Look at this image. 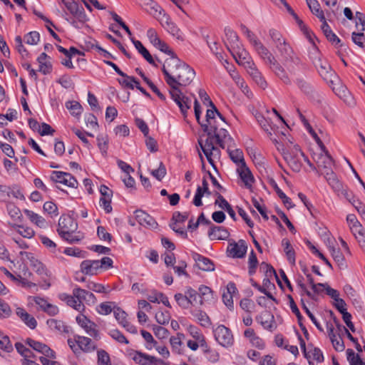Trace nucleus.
<instances>
[{"label":"nucleus","mask_w":365,"mask_h":365,"mask_svg":"<svg viewBox=\"0 0 365 365\" xmlns=\"http://www.w3.org/2000/svg\"><path fill=\"white\" fill-rule=\"evenodd\" d=\"M242 32L246 36L250 44L253 46L255 51L269 66V69L274 75L284 85L292 86V80L284 67L280 64L275 58L269 50L262 43L257 36L251 31L245 25L240 26Z\"/></svg>","instance_id":"1"},{"label":"nucleus","mask_w":365,"mask_h":365,"mask_svg":"<svg viewBox=\"0 0 365 365\" xmlns=\"http://www.w3.org/2000/svg\"><path fill=\"white\" fill-rule=\"evenodd\" d=\"M162 71L169 87L186 86L192 81L195 76L194 69L182 61L178 56L167 58L163 66Z\"/></svg>","instance_id":"2"},{"label":"nucleus","mask_w":365,"mask_h":365,"mask_svg":"<svg viewBox=\"0 0 365 365\" xmlns=\"http://www.w3.org/2000/svg\"><path fill=\"white\" fill-rule=\"evenodd\" d=\"M268 33L272 44L282 58L284 64L287 65L288 70L291 73H294L295 67L304 66L301 58L295 53L279 31L270 29Z\"/></svg>","instance_id":"3"},{"label":"nucleus","mask_w":365,"mask_h":365,"mask_svg":"<svg viewBox=\"0 0 365 365\" xmlns=\"http://www.w3.org/2000/svg\"><path fill=\"white\" fill-rule=\"evenodd\" d=\"M78 225L74 219L68 215H62L58 220L57 232L59 236L71 244L80 242L83 236L74 235Z\"/></svg>","instance_id":"4"},{"label":"nucleus","mask_w":365,"mask_h":365,"mask_svg":"<svg viewBox=\"0 0 365 365\" xmlns=\"http://www.w3.org/2000/svg\"><path fill=\"white\" fill-rule=\"evenodd\" d=\"M174 298L178 306L182 309H189L191 306L203 304L201 296L191 287H187L184 294L176 293Z\"/></svg>","instance_id":"5"},{"label":"nucleus","mask_w":365,"mask_h":365,"mask_svg":"<svg viewBox=\"0 0 365 365\" xmlns=\"http://www.w3.org/2000/svg\"><path fill=\"white\" fill-rule=\"evenodd\" d=\"M282 153L283 158L294 172L298 173L301 170L302 166L301 157H304V154L298 145L283 149Z\"/></svg>","instance_id":"6"},{"label":"nucleus","mask_w":365,"mask_h":365,"mask_svg":"<svg viewBox=\"0 0 365 365\" xmlns=\"http://www.w3.org/2000/svg\"><path fill=\"white\" fill-rule=\"evenodd\" d=\"M201 127L204 132L207 133V137L205 141L202 139L198 140L199 145L200 146L203 153L205 152L213 153V151L218 150V148L214 145V139H215L212 131H216L217 128V120H214L212 124L206 122L201 124Z\"/></svg>","instance_id":"7"},{"label":"nucleus","mask_w":365,"mask_h":365,"mask_svg":"<svg viewBox=\"0 0 365 365\" xmlns=\"http://www.w3.org/2000/svg\"><path fill=\"white\" fill-rule=\"evenodd\" d=\"M62 3L73 17L72 19H66V20L74 27H78L77 21L81 23H84L87 21L85 10L78 3L74 0H62Z\"/></svg>","instance_id":"8"},{"label":"nucleus","mask_w":365,"mask_h":365,"mask_svg":"<svg viewBox=\"0 0 365 365\" xmlns=\"http://www.w3.org/2000/svg\"><path fill=\"white\" fill-rule=\"evenodd\" d=\"M215 339L223 347L228 348L234 344V336L230 329L220 324L212 330Z\"/></svg>","instance_id":"9"},{"label":"nucleus","mask_w":365,"mask_h":365,"mask_svg":"<svg viewBox=\"0 0 365 365\" xmlns=\"http://www.w3.org/2000/svg\"><path fill=\"white\" fill-rule=\"evenodd\" d=\"M198 94L203 104L206 106L210 107V108L207 110L205 121L209 122L210 124H212V121L216 120L217 115L221 121L225 122V117L219 112L206 91L204 89H200Z\"/></svg>","instance_id":"10"},{"label":"nucleus","mask_w":365,"mask_h":365,"mask_svg":"<svg viewBox=\"0 0 365 365\" xmlns=\"http://www.w3.org/2000/svg\"><path fill=\"white\" fill-rule=\"evenodd\" d=\"M128 356L138 365H163V361L140 351L133 349L127 351Z\"/></svg>","instance_id":"11"},{"label":"nucleus","mask_w":365,"mask_h":365,"mask_svg":"<svg viewBox=\"0 0 365 365\" xmlns=\"http://www.w3.org/2000/svg\"><path fill=\"white\" fill-rule=\"evenodd\" d=\"M169 93L171 98L178 106L182 114L186 117L187 110L191 108V99L183 95L180 88L170 87Z\"/></svg>","instance_id":"12"},{"label":"nucleus","mask_w":365,"mask_h":365,"mask_svg":"<svg viewBox=\"0 0 365 365\" xmlns=\"http://www.w3.org/2000/svg\"><path fill=\"white\" fill-rule=\"evenodd\" d=\"M235 59L236 62L245 68L253 65L252 57L250 53L243 48L242 43L230 51Z\"/></svg>","instance_id":"13"},{"label":"nucleus","mask_w":365,"mask_h":365,"mask_svg":"<svg viewBox=\"0 0 365 365\" xmlns=\"http://www.w3.org/2000/svg\"><path fill=\"white\" fill-rule=\"evenodd\" d=\"M50 178L53 182L61 183L70 187H77L78 184L76 179L68 173L53 171Z\"/></svg>","instance_id":"14"},{"label":"nucleus","mask_w":365,"mask_h":365,"mask_svg":"<svg viewBox=\"0 0 365 365\" xmlns=\"http://www.w3.org/2000/svg\"><path fill=\"white\" fill-rule=\"evenodd\" d=\"M188 216H189V213L187 212H185L183 213H181L178 211L175 212L173 214V217L171 219V223L170 224V228L175 232L180 235L181 236H182L184 237H187V232L182 227H178V224L184 223L188 218Z\"/></svg>","instance_id":"15"},{"label":"nucleus","mask_w":365,"mask_h":365,"mask_svg":"<svg viewBox=\"0 0 365 365\" xmlns=\"http://www.w3.org/2000/svg\"><path fill=\"white\" fill-rule=\"evenodd\" d=\"M26 343L34 350L43 354L45 356L51 359L56 358L55 352L51 349H50L46 344L37 341L30 338L26 340Z\"/></svg>","instance_id":"16"},{"label":"nucleus","mask_w":365,"mask_h":365,"mask_svg":"<svg viewBox=\"0 0 365 365\" xmlns=\"http://www.w3.org/2000/svg\"><path fill=\"white\" fill-rule=\"evenodd\" d=\"M247 250V245L245 240H240L237 242L230 243L227 247L230 255L234 258H242Z\"/></svg>","instance_id":"17"},{"label":"nucleus","mask_w":365,"mask_h":365,"mask_svg":"<svg viewBox=\"0 0 365 365\" xmlns=\"http://www.w3.org/2000/svg\"><path fill=\"white\" fill-rule=\"evenodd\" d=\"M314 66L316 67L318 73L324 80L327 82H332L331 77L335 76V73L331 69L330 65L326 60L321 59L320 61L314 63Z\"/></svg>","instance_id":"18"},{"label":"nucleus","mask_w":365,"mask_h":365,"mask_svg":"<svg viewBox=\"0 0 365 365\" xmlns=\"http://www.w3.org/2000/svg\"><path fill=\"white\" fill-rule=\"evenodd\" d=\"M246 70L258 86L263 90L267 88L268 83L255 63L247 68Z\"/></svg>","instance_id":"19"},{"label":"nucleus","mask_w":365,"mask_h":365,"mask_svg":"<svg viewBox=\"0 0 365 365\" xmlns=\"http://www.w3.org/2000/svg\"><path fill=\"white\" fill-rule=\"evenodd\" d=\"M81 271L86 275H95L98 270L101 268V264L98 263V260L86 259L83 261L80 265Z\"/></svg>","instance_id":"20"},{"label":"nucleus","mask_w":365,"mask_h":365,"mask_svg":"<svg viewBox=\"0 0 365 365\" xmlns=\"http://www.w3.org/2000/svg\"><path fill=\"white\" fill-rule=\"evenodd\" d=\"M135 217L138 222L142 226L153 228L158 225L155 219L143 210H136Z\"/></svg>","instance_id":"21"},{"label":"nucleus","mask_w":365,"mask_h":365,"mask_svg":"<svg viewBox=\"0 0 365 365\" xmlns=\"http://www.w3.org/2000/svg\"><path fill=\"white\" fill-rule=\"evenodd\" d=\"M73 294L76 297L81 303L86 302L88 304H94L96 302V298L95 295L86 289H81L79 287L74 288L73 289Z\"/></svg>","instance_id":"22"},{"label":"nucleus","mask_w":365,"mask_h":365,"mask_svg":"<svg viewBox=\"0 0 365 365\" xmlns=\"http://www.w3.org/2000/svg\"><path fill=\"white\" fill-rule=\"evenodd\" d=\"M322 24L321 29L327 40L336 48L342 47L343 44L341 43L340 38L334 33H333L330 26L327 22V19L322 21Z\"/></svg>","instance_id":"23"},{"label":"nucleus","mask_w":365,"mask_h":365,"mask_svg":"<svg viewBox=\"0 0 365 365\" xmlns=\"http://www.w3.org/2000/svg\"><path fill=\"white\" fill-rule=\"evenodd\" d=\"M208 236L211 240H226L229 237L230 233L224 227L212 225L208 231Z\"/></svg>","instance_id":"24"},{"label":"nucleus","mask_w":365,"mask_h":365,"mask_svg":"<svg viewBox=\"0 0 365 365\" xmlns=\"http://www.w3.org/2000/svg\"><path fill=\"white\" fill-rule=\"evenodd\" d=\"M237 172L239 174L240 179L244 182L245 186L247 188H250L255 182L254 176L252 174L250 170L248 168L246 164H243L242 166H240L237 169Z\"/></svg>","instance_id":"25"},{"label":"nucleus","mask_w":365,"mask_h":365,"mask_svg":"<svg viewBox=\"0 0 365 365\" xmlns=\"http://www.w3.org/2000/svg\"><path fill=\"white\" fill-rule=\"evenodd\" d=\"M197 267L205 272H210L215 269V264L213 262L207 257L202 256L197 253L193 255Z\"/></svg>","instance_id":"26"},{"label":"nucleus","mask_w":365,"mask_h":365,"mask_svg":"<svg viewBox=\"0 0 365 365\" xmlns=\"http://www.w3.org/2000/svg\"><path fill=\"white\" fill-rule=\"evenodd\" d=\"M141 6L144 9L155 18L160 16L163 9L153 0H140Z\"/></svg>","instance_id":"27"},{"label":"nucleus","mask_w":365,"mask_h":365,"mask_svg":"<svg viewBox=\"0 0 365 365\" xmlns=\"http://www.w3.org/2000/svg\"><path fill=\"white\" fill-rule=\"evenodd\" d=\"M225 34L227 41L226 46L229 51L241 44L239 41L238 35L230 28L226 27L225 29Z\"/></svg>","instance_id":"28"},{"label":"nucleus","mask_w":365,"mask_h":365,"mask_svg":"<svg viewBox=\"0 0 365 365\" xmlns=\"http://www.w3.org/2000/svg\"><path fill=\"white\" fill-rule=\"evenodd\" d=\"M77 343L80 346V351L92 352L97 349V345L91 339L77 335Z\"/></svg>","instance_id":"29"},{"label":"nucleus","mask_w":365,"mask_h":365,"mask_svg":"<svg viewBox=\"0 0 365 365\" xmlns=\"http://www.w3.org/2000/svg\"><path fill=\"white\" fill-rule=\"evenodd\" d=\"M185 334L182 333H177L176 336H172L170 338V344L172 347L173 352L181 354L183 353V339H185Z\"/></svg>","instance_id":"30"},{"label":"nucleus","mask_w":365,"mask_h":365,"mask_svg":"<svg viewBox=\"0 0 365 365\" xmlns=\"http://www.w3.org/2000/svg\"><path fill=\"white\" fill-rule=\"evenodd\" d=\"M16 314L31 329H34L37 326L36 319L29 314L24 309L18 307L16 309Z\"/></svg>","instance_id":"31"},{"label":"nucleus","mask_w":365,"mask_h":365,"mask_svg":"<svg viewBox=\"0 0 365 365\" xmlns=\"http://www.w3.org/2000/svg\"><path fill=\"white\" fill-rule=\"evenodd\" d=\"M294 83L302 92L308 96L314 97L315 91L312 85L308 83L304 78L297 77L294 80Z\"/></svg>","instance_id":"32"},{"label":"nucleus","mask_w":365,"mask_h":365,"mask_svg":"<svg viewBox=\"0 0 365 365\" xmlns=\"http://www.w3.org/2000/svg\"><path fill=\"white\" fill-rule=\"evenodd\" d=\"M218 125V124L217 123ZM214 136L216 140V143L219 145L220 148L222 149L225 148V142L226 141H232V138L231 136L228 134V132L225 128H220L218 130V128H217L216 131H212Z\"/></svg>","instance_id":"33"},{"label":"nucleus","mask_w":365,"mask_h":365,"mask_svg":"<svg viewBox=\"0 0 365 365\" xmlns=\"http://www.w3.org/2000/svg\"><path fill=\"white\" fill-rule=\"evenodd\" d=\"M325 178L329 185L332 187L334 192L339 195L340 190H342L343 185L337 178L336 174L333 171L326 172Z\"/></svg>","instance_id":"34"},{"label":"nucleus","mask_w":365,"mask_h":365,"mask_svg":"<svg viewBox=\"0 0 365 365\" xmlns=\"http://www.w3.org/2000/svg\"><path fill=\"white\" fill-rule=\"evenodd\" d=\"M306 1L311 12L315 15L321 22L326 19L324 13L321 9L320 4L317 0H306Z\"/></svg>","instance_id":"35"},{"label":"nucleus","mask_w":365,"mask_h":365,"mask_svg":"<svg viewBox=\"0 0 365 365\" xmlns=\"http://www.w3.org/2000/svg\"><path fill=\"white\" fill-rule=\"evenodd\" d=\"M135 48L138 51V52L143 56V58L151 65L156 66L155 61L153 60V56L148 51V49L143 45V43L138 41L135 39H131Z\"/></svg>","instance_id":"36"},{"label":"nucleus","mask_w":365,"mask_h":365,"mask_svg":"<svg viewBox=\"0 0 365 365\" xmlns=\"http://www.w3.org/2000/svg\"><path fill=\"white\" fill-rule=\"evenodd\" d=\"M191 314L195 317L200 326L207 328L212 325L209 316L202 310L191 311Z\"/></svg>","instance_id":"37"},{"label":"nucleus","mask_w":365,"mask_h":365,"mask_svg":"<svg viewBox=\"0 0 365 365\" xmlns=\"http://www.w3.org/2000/svg\"><path fill=\"white\" fill-rule=\"evenodd\" d=\"M46 324L52 330L57 331L61 333H68L69 331L68 327L65 325L63 321L50 319L47 320Z\"/></svg>","instance_id":"38"},{"label":"nucleus","mask_w":365,"mask_h":365,"mask_svg":"<svg viewBox=\"0 0 365 365\" xmlns=\"http://www.w3.org/2000/svg\"><path fill=\"white\" fill-rule=\"evenodd\" d=\"M24 214L27 216V217L31 220V222L34 223L39 227H45V219L38 214L34 212L31 210L25 209L24 210Z\"/></svg>","instance_id":"39"},{"label":"nucleus","mask_w":365,"mask_h":365,"mask_svg":"<svg viewBox=\"0 0 365 365\" xmlns=\"http://www.w3.org/2000/svg\"><path fill=\"white\" fill-rule=\"evenodd\" d=\"M310 41L312 42V46L308 49V57L312 62V63H315L316 62L320 61L322 58V53L313 41V40L310 38Z\"/></svg>","instance_id":"40"},{"label":"nucleus","mask_w":365,"mask_h":365,"mask_svg":"<svg viewBox=\"0 0 365 365\" xmlns=\"http://www.w3.org/2000/svg\"><path fill=\"white\" fill-rule=\"evenodd\" d=\"M227 151L231 160L238 165V168L240 166H242L243 164H246L244 159L243 153L241 150L235 149L233 150H230L228 149Z\"/></svg>","instance_id":"41"},{"label":"nucleus","mask_w":365,"mask_h":365,"mask_svg":"<svg viewBox=\"0 0 365 365\" xmlns=\"http://www.w3.org/2000/svg\"><path fill=\"white\" fill-rule=\"evenodd\" d=\"M297 112L299 115V117L302 122L303 123L304 125L307 128V129L309 130L310 134L316 139L317 143L321 146V148L323 150H325V147L320 140V139L317 137V134L314 133V131L312 130L310 124L309 123L308 120L306 119L305 116L301 113L300 110L299 108L297 109Z\"/></svg>","instance_id":"42"},{"label":"nucleus","mask_w":365,"mask_h":365,"mask_svg":"<svg viewBox=\"0 0 365 365\" xmlns=\"http://www.w3.org/2000/svg\"><path fill=\"white\" fill-rule=\"evenodd\" d=\"M260 270L264 272L265 277H272V276H274L279 286L282 287V282H280L275 269L272 265L266 262H262L260 265Z\"/></svg>","instance_id":"43"},{"label":"nucleus","mask_w":365,"mask_h":365,"mask_svg":"<svg viewBox=\"0 0 365 365\" xmlns=\"http://www.w3.org/2000/svg\"><path fill=\"white\" fill-rule=\"evenodd\" d=\"M66 301V303L70 307H73L77 311H83L84 309V305L81 303L76 297L73 295H66L63 298Z\"/></svg>","instance_id":"44"},{"label":"nucleus","mask_w":365,"mask_h":365,"mask_svg":"<svg viewBox=\"0 0 365 365\" xmlns=\"http://www.w3.org/2000/svg\"><path fill=\"white\" fill-rule=\"evenodd\" d=\"M16 231L21 235L23 237L31 239L34 236V230L26 226L16 225H14Z\"/></svg>","instance_id":"45"},{"label":"nucleus","mask_w":365,"mask_h":365,"mask_svg":"<svg viewBox=\"0 0 365 365\" xmlns=\"http://www.w3.org/2000/svg\"><path fill=\"white\" fill-rule=\"evenodd\" d=\"M331 256L340 269H344L346 267L345 258L339 249L333 247L331 249Z\"/></svg>","instance_id":"46"},{"label":"nucleus","mask_w":365,"mask_h":365,"mask_svg":"<svg viewBox=\"0 0 365 365\" xmlns=\"http://www.w3.org/2000/svg\"><path fill=\"white\" fill-rule=\"evenodd\" d=\"M322 162H319V166L323 167L324 169V174L325 175L326 172H330L332 170V165L334 164V161L331 155L328 153V152H326V155L324 156H322L321 158Z\"/></svg>","instance_id":"47"},{"label":"nucleus","mask_w":365,"mask_h":365,"mask_svg":"<svg viewBox=\"0 0 365 365\" xmlns=\"http://www.w3.org/2000/svg\"><path fill=\"white\" fill-rule=\"evenodd\" d=\"M248 265V273L250 276H252L255 273L257 267L258 265V260L254 250H252L249 255Z\"/></svg>","instance_id":"48"},{"label":"nucleus","mask_w":365,"mask_h":365,"mask_svg":"<svg viewBox=\"0 0 365 365\" xmlns=\"http://www.w3.org/2000/svg\"><path fill=\"white\" fill-rule=\"evenodd\" d=\"M140 334L143 339H145V341H146L145 348L148 350H151L154 346H156V344H158V342L154 339V338L153 337L152 334L150 332L144 329H142L140 331Z\"/></svg>","instance_id":"49"},{"label":"nucleus","mask_w":365,"mask_h":365,"mask_svg":"<svg viewBox=\"0 0 365 365\" xmlns=\"http://www.w3.org/2000/svg\"><path fill=\"white\" fill-rule=\"evenodd\" d=\"M66 107L71 111V115L74 116H78L82 113V106L77 101H68L66 103Z\"/></svg>","instance_id":"50"},{"label":"nucleus","mask_w":365,"mask_h":365,"mask_svg":"<svg viewBox=\"0 0 365 365\" xmlns=\"http://www.w3.org/2000/svg\"><path fill=\"white\" fill-rule=\"evenodd\" d=\"M252 204L254 207L258 210V212L260 213L262 217L265 220H268L269 217L267 214V208L264 205L261 204L260 202H262V200L259 198V200H257L256 198H252Z\"/></svg>","instance_id":"51"},{"label":"nucleus","mask_w":365,"mask_h":365,"mask_svg":"<svg viewBox=\"0 0 365 365\" xmlns=\"http://www.w3.org/2000/svg\"><path fill=\"white\" fill-rule=\"evenodd\" d=\"M264 317H267L265 319H264L263 317H257V320L259 321L260 324L264 329L272 330L273 327V315L267 313Z\"/></svg>","instance_id":"52"},{"label":"nucleus","mask_w":365,"mask_h":365,"mask_svg":"<svg viewBox=\"0 0 365 365\" xmlns=\"http://www.w3.org/2000/svg\"><path fill=\"white\" fill-rule=\"evenodd\" d=\"M39 239L41 242V243L49 250V251L52 253H56L58 249L56 244L51 240L50 238H48L46 236L44 235H40Z\"/></svg>","instance_id":"53"},{"label":"nucleus","mask_w":365,"mask_h":365,"mask_svg":"<svg viewBox=\"0 0 365 365\" xmlns=\"http://www.w3.org/2000/svg\"><path fill=\"white\" fill-rule=\"evenodd\" d=\"M0 348L6 352H10L13 350V346H12V344L10 341L9 336H7L6 335H4L1 331H0Z\"/></svg>","instance_id":"54"},{"label":"nucleus","mask_w":365,"mask_h":365,"mask_svg":"<svg viewBox=\"0 0 365 365\" xmlns=\"http://www.w3.org/2000/svg\"><path fill=\"white\" fill-rule=\"evenodd\" d=\"M346 221L350 225V229L352 233L363 228L354 215H348L346 217Z\"/></svg>","instance_id":"55"},{"label":"nucleus","mask_w":365,"mask_h":365,"mask_svg":"<svg viewBox=\"0 0 365 365\" xmlns=\"http://www.w3.org/2000/svg\"><path fill=\"white\" fill-rule=\"evenodd\" d=\"M109 335L118 343L125 344H129V341L127 339V338L118 329L110 331Z\"/></svg>","instance_id":"56"},{"label":"nucleus","mask_w":365,"mask_h":365,"mask_svg":"<svg viewBox=\"0 0 365 365\" xmlns=\"http://www.w3.org/2000/svg\"><path fill=\"white\" fill-rule=\"evenodd\" d=\"M40 40V35L37 31H31L24 36V41L27 44L36 45Z\"/></svg>","instance_id":"57"},{"label":"nucleus","mask_w":365,"mask_h":365,"mask_svg":"<svg viewBox=\"0 0 365 365\" xmlns=\"http://www.w3.org/2000/svg\"><path fill=\"white\" fill-rule=\"evenodd\" d=\"M63 253L68 256H73L81 258L86 257V252L82 251L77 247H66L63 250Z\"/></svg>","instance_id":"58"},{"label":"nucleus","mask_w":365,"mask_h":365,"mask_svg":"<svg viewBox=\"0 0 365 365\" xmlns=\"http://www.w3.org/2000/svg\"><path fill=\"white\" fill-rule=\"evenodd\" d=\"M77 323L86 331L91 327H93L94 322H91L85 315L76 317Z\"/></svg>","instance_id":"59"},{"label":"nucleus","mask_w":365,"mask_h":365,"mask_svg":"<svg viewBox=\"0 0 365 365\" xmlns=\"http://www.w3.org/2000/svg\"><path fill=\"white\" fill-rule=\"evenodd\" d=\"M155 317L158 324L164 325L168 324L170 319V314L168 311L158 312L155 314Z\"/></svg>","instance_id":"60"},{"label":"nucleus","mask_w":365,"mask_h":365,"mask_svg":"<svg viewBox=\"0 0 365 365\" xmlns=\"http://www.w3.org/2000/svg\"><path fill=\"white\" fill-rule=\"evenodd\" d=\"M98 365H111L110 356L105 350L98 351Z\"/></svg>","instance_id":"61"},{"label":"nucleus","mask_w":365,"mask_h":365,"mask_svg":"<svg viewBox=\"0 0 365 365\" xmlns=\"http://www.w3.org/2000/svg\"><path fill=\"white\" fill-rule=\"evenodd\" d=\"M351 39L353 42L360 48L364 47V42L365 41V36L363 31L353 32L351 34Z\"/></svg>","instance_id":"62"},{"label":"nucleus","mask_w":365,"mask_h":365,"mask_svg":"<svg viewBox=\"0 0 365 365\" xmlns=\"http://www.w3.org/2000/svg\"><path fill=\"white\" fill-rule=\"evenodd\" d=\"M346 354L347 359L349 361L350 365H358L362 361L360 356L358 354H355L354 351L352 349H348L346 350Z\"/></svg>","instance_id":"63"},{"label":"nucleus","mask_w":365,"mask_h":365,"mask_svg":"<svg viewBox=\"0 0 365 365\" xmlns=\"http://www.w3.org/2000/svg\"><path fill=\"white\" fill-rule=\"evenodd\" d=\"M358 241L359 246L365 252V231L363 228L353 233Z\"/></svg>","instance_id":"64"}]
</instances>
